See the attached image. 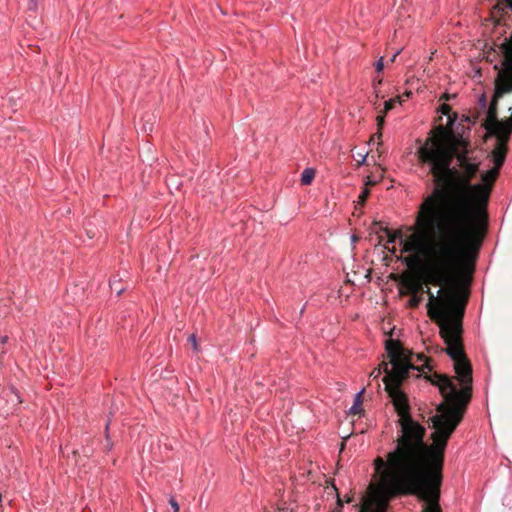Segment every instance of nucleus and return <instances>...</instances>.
<instances>
[{
	"label": "nucleus",
	"instance_id": "nucleus-23",
	"mask_svg": "<svg viewBox=\"0 0 512 512\" xmlns=\"http://www.w3.org/2000/svg\"><path fill=\"white\" fill-rule=\"evenodd\" d=\"M27 8L30 11H35L37 9V0H28Z\"/></svg>",
	"mask_w": 512,
	"mask_h": 512
},
{
	"label": "nucleus",
	"instance_id": "nucleus-6",
	"mask_svg": "<svg viewBox=\"0 0 512 512\" xmlns=\"http://www.w3.org/2000/svg\"><path fill=\"white\" fill-rule=\"evenodd\" d=\"M439 112L447 117L446 125L434 127L424 141H417V158L421 165L426 166L436 181L443 182L452 169L453 154L457 144L461 142V136L456 135L452 127L457 120V115L451 113L448 104H442Z\"/></svg>",
	"mask_w": 512,
	"mask_h": 512
},
{
	"label": "nucleus",
	"instance_id": "nucleus-13",
	"mask_svg": "<svg viewBox=\"0 0 512 512\" xmlns=\"http://www.w3.org/2000/svg\"><path fill=\"white\" fill-rule=\"evenodd\" d=\"M392 371H393V365L391 364V369H389L388 363L383 362L378 368L374 369L371 372L370 377L376 379L382 374V372H384L385 376H387L388 373H392Z\"/></svg>",
	"mask_w": 512,
	"mask_h": 512
},
{
	"label": "nucleus",
	"instance_id": "nucleus-16",
	"mask_svg": "<svg viewBox=\"0 0 512 512\" xmlns=\"http://www.w3.org/2000/svg\"><path fill=\"white\" fill-rule=\"evenodd\" d=\"M400 98H396V99H390L388 101L385 102L384 104V113H387L389 110H391L393 107H394V104L396 101H399Z\"/></svg>",
	"mask_w": 512,
	"mask_h": 512
},
{
	"label": "nucleus",
	"instance_id": "nucleus-9",
	"mask_svg": "<svg viewBox=\"0 0 512 512\" xmlns=\"http://www.w3.org/2000/svg\"><path fill=\"white\" fill-rule=\"evenodd\" d=\"M7 399V401L11 404V407L4 410L5 414H9L13 411L16 405L21 403V398L17 390L13 387L9 388L8 390L4 391V395L0 397V408H2L3 402Z\"/></svg>",
	"mask_w": 512,
	"mask_h": 512
},
{
	"label": "nucleus",
	"instance_id": "nucleus-2",
	"mask_svg": "<svg viewBox=\"0 0 512 512\" xmlns=\"http://www.w3.org/2000/svg\"><path fill=\"white\" fill-rule=\"evenodd\" d=\"M463 171L462 176H455V170L442 182L436 181V187L421 204L418 222L421 226H438L451 232L452 241L440 244V251L447 256L456 254L463 240L477 254L481 243V232L487 225L486 206L489 189L480 184H471L476 175L480 160L468 156L466 143L461 137L453 158Z\"/></svg>",
	"mask_w": 512,
	"mask_h": 512
},
{
	"label": "nucleus",
	"instance_id": "nucleus-25",
	"mask_svg": "<svg viewBox=\"0 0 512 512\" xmlns=\"http://www.w3.org/2000/svg\"><path fill=\"white\" fill-rule=\"evenodd\" d=\"M368 194H369V190H368V189H366V188H365V189H363V191H362V192H361V194L359 195V201H360L361 203H364V202H365V200H366V198H367V196H368Z\"/></svg>",
	"mask_w": 512,
	"mask_h": 512
},
{
	"label": "nucleus",
	"instance_id": "nucleus-30",
	"mask_svg": "<svg viewBox=\"0 0 512 512\" xmlns=\"http://www.w3.org/2000/svg\"><path fill=\"white\" fill-rule=\"evenodd\" d=\"M365 160H366V155H363V156H362V159H361V161H360V164H361V165H362V164H364V163H365Z\"/></svg>",
	"mask_w": 512,
	"mask_h": 512
},
{
	"label": "nucleus",
	"instance_id": "nucleus-19",
	"mask_svg": "<svg viewBox=\"0 0 512 512\" xmlns=\"http://www.w3.org/2000/svg\"><path fill=\"white\" fill-rule=\"evenodd\" d=\"M188 340L190 341V343L192 344V348L194 351H198L199 350V346H198V342H197V337L195 334H191L188 338Z\"/></svg>",
	"mask_w": 512,
	"mask_h": 512
},
{
	"label": "nucleus",
	"instance_id": "nucleus-20",
	"mask_svg": "<svg viewBox=\"0 0 512 512\" xmlns=\"http://www.w3.org/2000/svg\"><path fill=\"white\" fill-rule=\"evenodd\" d=\"M478 103L481 109H486L487 107V98L484 93H482L478 98Z\"/></svg>",
	"mask_w": 512,
	"mask_h": 512
},
{
	"label": "nucleus",
	"instance_id": "nucleus-10",
	"mask_svg": "<svg viewBox=\"0 0 512 512\" xmlns=\"http://www.w3.org/2000/svg\"><path fill=\"white\" fill-rule=\"evenodd\" d=\"M402 285L411 293L416 294L422 289V280L415 275L405 274L401 279Z\"/></svg>",
	"mask_w": 512,
	"mask_h": 512
},
{
	"label": "nucleus",
	"instance_id": "nucleus-11",
	"mask_svg": "<svg viewBox=\"0 0 512 512\" xmlns=\"http://www.w3.org/2000/svg\"><path fill=\"white\" fill-rule=\"evenodd\" d=\"M402 349L405 351L409 361H411L414 364L413 370H419V371L424 370V369L431 370L429 361L423 354L414 355L410 351L404 349L403 347H402Z\"/></svg>",
	"mask_w": 512,
	"mask_h": 512
},
{
	"label": "nucleus",
	"instance_id": "nucleus-31",
	"mask_svg": "<svg viewBox=\"0 0 512 512\" xmlns=\"http://www.w3.org/2000/svg\"><path fill=\"white\" fill-rule=\"evenodd\" d=\"M277 512H289L287 508L278 509Z\"/></svg>",
	"mask_w": 512,
	"mask_h": 512
},
{
	"label": "nucleus",
	"instance_id": "nucleus-29",
	"mask_svg": "<svg viewBox=\"0 0 512 512\" xmlns=\"http://www.w3.org/2000/svg\"><path fill=\"white\" fill-rule=\"evenodd\" d=\"M381 135H382V134H381V132H380V131H378V132L374 135V137H377V139H380V138H381Z\"/></svg>",
	"mask_w": 512,
	"mask_h": 512
},
{
	"label": "nucleus",
	"instance_id": "nucleus-17",
	"mask_svg": "<svg viewBox=\"0 0 512 512\" xmlns=\"http://www.w3.org/2000/svg\"><path fill=\"white\" fill-rule=\"evenodd\" d=\"M422 298L416 294H412V297L409 300V305L411 307H416L421 302Z\"/></svg>",
	"mask_w": 512,
	"mask_h": 512
},
{
	"label": "nucleus",
	"instance_id": "nucleus-8",
	"mask_svg": "<svg viewBox=\"0 0 512 512\" xmlns=\"http://www.w3.org/2000/svg\"><path fill=\"white\" fill-rule=\"evenodd\" d=\"M484 128L488 134L495 136L497 138V145L492 151V157L494 162L493 168H497V171H499L500 167L502 166L505 160L506 143L511 134H507L505 137H502L499 133H496L493 129H490L491 127L489 126V121L486 120L484 122Z\"/></svg>",
	"mask_w": 512,
	"mask_h": 512
},
{
	"label": "nucleus",
	"instance_id": "nucleus-32",
	"mask_svg": "<svg viewBox=\"0 0 512 512\" xmlns=\"http://www.w3.org/2000/svg\"><path fill=\"white\" fill-rule=\"evenodd\" d=\"M351 241H352V242H355V241H356V236H355V235H352V236H351Z\"/></svg>",
	"mask_w": 512,
	"mask_h": 512
},
{
	"label": "nucleus",
	"instance_id": "nucleus-15",
	"mask_svg": "<svg viewBox=\"0 0 512 512\" xmlns=\"http://www.w3.org/2000/svg\"><path fill=\"white\" fill-rule=\"evenodd\" d=\"M364 392V388H362L359 392H357L355 394V397H354V403L353 405L349 408V413L350 414H356L357 412L360 411V404L362 402V399H361V396H362V393Z\"/></svg>",
	"mask_w": 512,
	"mask_h": 512
},
{
	"label": "nucleus",
	"instance_id": "nucleus-18",
	"mask_svg": "<svg viewBox=\"0 0 512 512\" xmlns=\"http://www.w3.org/2000/svg\"><path fill=\"white\" fill-rule=\"evenodd\" d=\"M110 288L112 291L116 292L117 295H120L124 291V288L119 287L116 281L110 282Z\"/></svg>",
	"mask_w": 512,
	"mask_h": 512
},
{
	"label": "nucleus",
	"instance_id": "nucleus-1",
	"mask_svg": "<svg viewBox=\"0 0 512 512\" xmlns=\"http://www.w3.org/2000/svg\"><path fill=\"white\" fill-rule=\"evenodd\" d=\"M385 349L390 364L393 365V371L384 376L383 382L400 416L402 435L397 440L396 447L387 454L386 459L377 457L374 460V468L375 470L384 469L385 478L391 477L389 487L392 488L403 480L411 479L415 472L441 473L447 441L462 420L468 396L466 392H458L449 377L434 374L431 382L439 388L444 402L437 406V414L431 418L434 428L431 435L433 443L430 447L427 446L423 441L425 428L412 419L407 398L399 389L410 369H414V364L409 361L398 340H386Z\"/></svg>",
	"mask_w": 512,
	"mask_h": 512
},
{
	"label": "nucleus",
	"instance_id": "nucleus-22",
	"mask_svg": "<svg viewBox=\"0 0 512 512\" xmlns=\"http://www.w3.org/2000/svg\"><path fill=\"white\" fill-rule=\"evenodd\" d=\"M384 68L383 57H380L375 63V69L377 72H381Z\"/></svg>",
	"mask_w": 512,
	"mask_h": 512
},
{
	"label": "nucleus",
	"instance_id": "nucleus-4",
	"mask_svg": "<svg viewBox=\"0 0 512 512\" xmlns=\"http://www.w3.org/2000/svg\"><path fill=\"white\" fill-rule=\"evenodd\" d=\"M379 476L371 485L368 498L359 512H442L439 505L442 474L437 471L415 472L411 479L390 488L384 469L375 470Z\"/></svg>",
	"mask_w": 512,
	"mask_h": 512
},
{
	"label": "nucleus",
	"instance_id": "nucleus-26",
	"mask_svg": "<svg viewBox=\"0 0 512 512\" xmlns=\"http://www.w3.org/2000/svg\"><path fill=\"white\" fill-rule=\"evenodd\" d=\"M495 53H496L495 51H493V52H487V56H486V57H487V59H488L489 61L493 62V61H494Z\"/></svg>",
	"mask_w": 512,
	"mask_h": 512
},
{
	"label": "nucleus",
	"instance_id": "nucleus-27",
	"mask_svg": "<svg viewBox=\"0 0 512 512\" xmlns=\"http://www.w3.org/2000/svg\"><path fill=\"white\" fill-rule=\"evenodd\" d=\"M400 52H401V49L395 51L391 57V61H394L396 59V57L400 54Z\"/></svg>",
	"mask_w": 512,
	"mask_h": 512
},
{
	"label": "nucleus",
	"instance_id": "nucleus-7",
	"mask_svg": "<svg viewBox=\"0 0 512 512\" xmlns=\"http://www.w3.org/2000/svg\"><path fill=\"white\" fill-rule=\"evenodd\" d=\"M512 10V0H504ZM500 62L494 64L498 70L495 91L486 113L490 129L502 137L512 133V35L498 46Z\"/></svg>",
	"mask_w": 512,
	"mask_h": 512
},
{
	"label": "nucleus",
	"instance_id": "nucleus-21",
	"mask_svg": "<svg viewBox=\"0 0 512 512\" xmlns=\"http://www.w3.org/2000/svg\"><path fill=\"white\" fill-rule=\"evenodd\" d=\"M169 504L172 507L173 512H178L179 511V505H178V503H177V501H176L174 496H170L169 497Z\"/></svg>",
	"mask_w": 512,
	"mask_h": 512
},
{
	"label": "nucleus",
	"instance_id": "nucleus-3",
	"mask_svg": "<svg viewBox=\"0 0 512 512\" xmlns=\"http://www.w3.org/2000/svg\"><path fill=\"white\" fill-rule=\"evenodd\" d=\"M421 207L416 216V229L407 237L401 231L388 233V242L399 241L402 252H411L413 255L405 258L407 265H412L420 259L424 260L423 278L426 283L440 286H455L459 281H469V274L473 268L471 263L477 254L463 240L456 254L447 256L440 251V244L452 241L453 234L438 226H421L418 219Z\"/></svg>",
	"mask_w": 512,
	"mask_h": 512
},
{
	"label": "nucleus",
	"instance_id": "nucleus-14",
	"mask_svg": "<svg viewBox=\"0 0 512 512\" xmlns=\"http://www.w3.org/2000/svg\"><path fill=\"white\" fill-rule=\"evenodd\" d=\"M315 177V170L311 167H307L303 170L301 174V183L303 185L311 184L312 180Z\"/></svg>",
	"mask_w": 512,
	"mask_h": 512
},
{
	"label": "nucleus",
	"instance_id": "nucleus-24",
	"mask_svg": "<svg viewBox=\"0 0 512 512\" xmlns=\"http://www.w3.org/2000/svg\"><path fill=\"white\" fill-rule=\"evenodd\" d=\"M384 117H385V113L383 112L382 114L378 115L376 118L377 125H378L379 129H381L384 124Z\"/></svg>",
	"mask_w": 512,
	"mask_h": 512
},
{
	"label": "nucleus",
	"instance_id": "nucleus-28",
	"mask_svg": "<svg viewBox=\"0 0 512 512\" xmlns=\"http://www.w3.org/2000/svg\"><path fill=\"white\" fill-rule=\"evenodd\" d=\"M7 340H8V337H7V336H2V337H1V343H2V344H5V343L7 342Z\"/></svg>",
	"mask_w": 512,
	"mask_h": 512
},
{
	"label": "nucleus",
	"instance_id": "nucleus-5",
	"mask_svg": "<svg viewBox=\"0 0 512 512\" xmlns=\"http://www.w3.org/2000/svg\"><path fill=\"white\" fill-rule=\"evenodd\" d=\"M455 286H444L434 294L430 288L426 290L428 299V314L437 322L440 328L441 337L447 345L446 353L454 361V369L459 382L462 384L460 392H466L468 400L471 391V367L468 363L461 345V318L463 307H455L456 295ZM459 392V390H457Z\"/></svg>",
	"mask_w": 512,
	"mask_h": 512
},
{
	"label": "nucleus",
	"instance_id": "nucleus-33",
	"mask_svg": "<svg viewBox=\"0 0 512 512\" xmlns=\"http://www.w3.org/2000/svg\"><path fill=\"white\" fill-rule=\"evenodd\" d=\"M410 94H411V92H406V93H405V96H406V97H409V96H410Z\"/></svg>",
	"mask_w": 512,
	"mask_h": 512
},
{
	"label": "nucleus",
	"instance_id": "nucleus-12",
	"mask_svg": "<svg viewBox=\"0 0 512 512\" xmlns=\"http://www.w3.org/2000/svg\"><path fill=\"white\" fill-rule=\"evenodd\" d=\"M497 168H491L485 173L481 175L482 184L481 186H485L489 189V192L491 191L492 183L495 181L497 175H498Z\"/></svg>",
	"mask_w": 512,
	"mask_h": 512
}]
</instances>
